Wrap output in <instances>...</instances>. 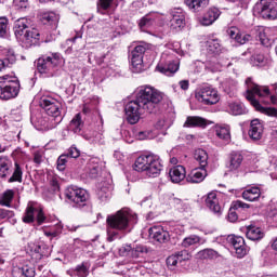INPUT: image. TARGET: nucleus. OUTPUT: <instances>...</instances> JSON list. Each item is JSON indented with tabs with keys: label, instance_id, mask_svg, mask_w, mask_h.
Masks as SVG:
<instances>
[{
	"label": "nucleus",
	"instance_id": "obj_1",
	"mask_svg": "<svg viewBox=\"0 0 277 277\" xmlns=\"http://www.w3.org/2000/svg\"><path fill=\"white\" fill-rule=\"evenodd\" d=\"M161 101H163V94L159 90L153 87L141 89L136 98L126 105V118L129 124H137L142 114H157L161 107Z\"/></svg>",
	"mask_w": 277,
	"mask_h": 277
},
{
	"label": "nucleus",
	"instance_id": "obj_2",
	"mask_svg": "<svg viewBox=\"0 0 277 277\" xmlns=\"http://www.w3.org/2000/svg\"><path fill=\"white\" fill-rule=\"evenodd\" d=\"M31 21L26 17L17 19L14 24V34L16 39L22 42L23 47H34L40 40V31L36 28H29Z\"/></svg>",
	"mask_w": 277,
	"mask_h": 277
},
{
	"label": "nucleus",
	"instance_id": "obj_3",
	"mask_svg": "<svg viewBox=\"0 0 277 277\" xmlns=\"http://www.w3.org/2000/svg\"><path fill=\"white\" fill-rule=\"evenodd\" d=\"M106 224L107 227L113 228V230L124 233V230H129L131 224H137V214L129 209H121L115 214L108 215Z\"/></svg>",
	"mask_w": 277,
	"mask_h": 277
},
{
	"label": "nucleus",
	"instance_id": "obj_4",
	"mask_svg": "<svg viewBox=\"0 0 277 277\" xmlns=\"http://www.w3.org/2000/svg\"><path fill=\"white\" fill-rule=\"evenodd\" d=\"M254 94L260 97L269 96V88L252 87L251 90L248 91L247 101H249V103L254 107V109H256V111L277 118V109L275 107H263L259 100L254 97Z\"/></svg>",
	"mask_w": 277,
	"mask_h": 277
},
{
	"label": "nucleus",
	"instance_id": "obj_5",
	"mask_svg": "<svg viewBox=\"0 0 277 277\" xmlns=\"http://www.w3.org/2000/svg\"><path fill=\"white\" fill-rule=\"evenodd\" d=\"M21 92V81L16 76L4 75L0 77V98L10 101L16 98Z\"/></svg>",
	"mask_w": 277,
	"mask_h": 277
},
{
	"label": "nucleus",
	"instance_id": "obj_6",
	"mask_svg": "<svg viewBox=\"0 0 277 277\" xmlns=\"http://www.w3.org/2000/svg\"><path fill=\"white\" fill-rule=\"evenodd\" d=\"M62 64V54L52 53L51 56H41L37 60V70L41 75H47L51 72L54 68H57Z\"/></svg>",
	"mask_w": 277,
	"mask_h": 277
},
{
	"label": "nucleus",
	"instance_id": "obj_7",
	"mask_svg": "<svg viewBox=\"0 0 277 277\" xmlns=\"http://www.w3.org/2000/svg\"><path fill=\"white\" fill-rule=\"evenodd\" d=\"M254 12L262 18L275 21L277 18L276 2L273 0H261L255 4Z\"/></svg>",
	"mask_w": 277,
	"mask_h": 277
},
{
	"label": "nucleus",
	"instance_id": "obj_8",
	"mask_svg": "<svg viewBox=\"0 0 277 277\" xmlns=\"http://www.w3.org/2000/svg\"><path fill=\"white\" fill-rule=\"evenodd\" d=\"M39 105L44 109L48 116H52V118H60V122H62V103H60V101L51 96L41 97Z\"/></svg>",
	"mask_w": 277,
	"mask_h": 277
},
{
	"label": "nucleus",
	"instance_id": "obj_9",
	"mask_svg": "<svg viewBox=\"0 0 277 277\" xmlns=\"http://www.w3.org/2000/svg\"><path fill=\"white\" fill-rule=\"evenodd\" d=\"M65 197L67 200H70V202H74V205H77V207H85L90 195L88 190L83 188L68 187L65 190Z\"/></svg>",
	"mask_w": 277,
	"mask_h": 277
},
{
	"label": "nucleus",
	"instance_id": "obj_10",
	"mask_svg": "<svg viewBox=\"0 0 277 277\" xmlns=\"http://www.w3.org/2000/svg\"><path fill=\"white\" fill-rule=\"evenodd\" d=\"M195 96L203 103V105H215L220 103V94L217 93V90L211 87H202L196 92Z\"/></svg>",
	"mask_w": 277,
	"mask_h": 277
},
{
	"label": "nucleus",
	"instance_id": "obj_11",
	"mask_svg": "<svg viewBox=\"0 0 277 277\" xmlns=\"http://www.w3.org/2000/svg\"><path fill=\"white\" fill-rule=\"evenodd\" d=\"M149 45L146 42H141L132 51L131 64L133 68L142 70V64H144V54L148 51Z\"/></svg>",
	"mask_w": 277,
	"mask_h": 277
},
{
	"label": "nucleus",
	"instance_id": "obj_12",
	"mask_svg": "<svg viewBox=\"0 0 277 277\" xmlns=\"http://www.w3.org/2000/svg\"><path fill=\"white\" fill-rule=\"evenodd\" d=\"M172 18L169 22L170 29H183L185 27V13L182 10H175L171 12Z\"/></svg>",
	"mask_w": 277,
	"mask_h": 277
},
{
	"label": "nucleus",
	"instance_id": "obj_13",
	"mask_svg": "<svg viewBox=\"0 0 277 277\" xmlns=\"http://www.w3.org/2000/svg\"><path fill=\"white\" fill-rule=\"evenodd\" d=\"M248 133L250 140L259 142L263 137V123L259 119H253Z\"/></svg>",
	"mask_w": 277,
	"mask_h": 277
},
{
	"label": "nucleus",
	"instance_id": "obj_14",
	"mask_svg": "<svg viewBox=\"0 0 277 277\" xmlns=\"http://www.w3.org/2000/svg\"><path fill=\"white\" fill-rule=\"evenodd\" d=\"M149 236L155 241H158V243H166L167 241H170V233H168V230H164L162 227H150Z\"/></svg>",
	"mask_w": 277,
	"mask_h": 277
},
{
	"label": "nucleus",
	"instance_id": "obj_15",
	"mask_svg": "<svg viewBox=\"0 0 277 277\" xmlns=\"http://www.w3.org/2000/svg\"><path fill=\"white\" fill-rule=\"evenodd\" d=\"M31 256L35 259V261H41V259H44V256L51 255V250L49 249V246L41 243V245H32L31 249Z\"/></svg>",
	"mask_w": 277,
	"mask_h": 277
},
{
	"label": "nucleus",
	"instance_id": "obj_16",
	"mask_svg": "<svg viewBox=\"0 0 277 277\" xmlns=\"http://www.w3.org/2000/svg\"><path fill=\"white\" fill-rule=\"evenodd\" d=\"M169 176L172 183H181L187 177V171L185 167L179 164L170 169Z\"/></svg>",
	"mask_w": 277,
	"mask_h": 277
},
{
	"label": "nucleus",
	"instance_id": "obj_17",
	"mask_svg": "<svg viewBox=\"0 0 277 277\" xmlns=\"http://www.w3.org/2000/svg\"><path fill=\"white\" fill-rule=\"evenodd\" d=\"M216 18H220V10L211 8L203 14L201 18H199V23L203 27H209V25L214 24Z\"/></svg>",
	"mask_w": 277,
	"mask_h": 277
},
{
	"label": "nucleus",
	"instance_id": "obj_18",
	"mask_svg": "<svg viewBox=\"0 0 277 277\" xmlns=\"http://www.w3.org/2000/svg\"><path fill=\"white\" fill-rule=\"evenodd\" d=\"M146 176L151 179H157L161 174V162L157 157L151 156V162L147 164V169H145Z\"/></svg>",
	"mask_w": 277,
	"mask_h": 277
},
{
	"label": "nucleus",
	"instance_id": "obj_19",
	"mask_svg": "<svg viewBox=\"0 0 277 277\" xmlns=\"http://www.w3.org/2000/svg\"><path fill=\"white\" fill-rule=\"evenodd\" d=\"M207 169L199 167L190 171L186 181L187 183H202L207 179Z\"/></svg>",
	"mask_w": 277,
	"mask_h": 277
},
{
	"label": "nucleus",
	"instance_id": "obj_20",
	"mask_svg": "<svg viewBox=\"0 0 277 277\" xmlns=\"http://www.w3.org/2000/svg\"><path fill=\"white\" fill-rule=\"evenodd\" d=\"M209 124V121L202 117L199 116H188L186 118V121L184 122V127L192 129L199 127L200 129H205Z\"/></svg>",
	"mask_w": 277,
	"mask_h": 277
},
{
	"label": "nucleus",
	"instance_id": "obj_21",
	"mask_svg": "<svg viewBox=\"0 0 277 277\" xmlns=\"http://www.w3.org/2000/svg\"><path fill=\"white\" fill-rule=\"evenodd\" d=\"M154 155H142L136 158L134 162V170L136 172H145L148 168V164L153 162Z\"/></svg>",
	"mask_w": 277,
	"mask_h": 277
},
{
	"label": "nucleus",
	"instance_id": "obj_22",
	"mask_svg": "<svg viewBox=\"0 0 277 277\" xmlns=\"http://www.w3.org/2000/svg\"><path fill=\"white\" fill-rule=\"evenodd\" d=\"M230 243L240 259L241 256H246V240H243V237L234 236L230 238Z\"/></svg>",
	"mask_w": 277,
	"mask_h": 277
},
{
	"label": "nucleus",
	"instance_id": "obj_23",
	"mask_svg": "<svg viewBox=\"0 0 277 277\" xmlns=\"http://www.w3.org/2000/svg\"><path fill=\"white\" fill-rule=\"evenodd\" d=\"M189 259V253L187 251H179L177 253L170 255L167 259V265L168 267H176L179 263H182V261H187Z\"/></svg>",
	"mask_w": 277,
	"mask_h": 277
},
{
	"label": "nucleus",
	"instance_id": "obj_24",
	"mask_svg": "<svg viewBox=\"0 0 277 277\" xmlns=\"http://www.w3.org/2000/svg\"><path fill=\"white\" fill-rule=\"evenodd\" d=\"M206 206L210 211H213V213H221L222 207H220V201L217 200V194L215 193H209L206 198Z\"/></svg>",
	"mask_w": 277,
	"mask_h": 277
},
{
	"label": "nucleus",
	"instance_id": "obj_25",
	"mask_svg": "<svg viewBox=\"0 0 277 277\" xmlns=\"http://www.w3.org/2000/svg\"><path fill=\"white\" fill-rule=\"evenodd\" d=\"M155 21H157V15H155V12H149L140 19L138 27L142 31H146V29H150L155 25Z\"/></svg>",
	"mask_w": 277,
	"mask_h": 277
},
{
	"label": "nucleus",
	"instance_id": "obj_26",
	"mask_svg": "<svg viewBox=\"0 0 277 277\" xmlns=\"http://www.w3.org/2000/svg\"><path fill=\"white\" fill-rule=\"evenodd\" d=\"M184 3L192 12H202L209 5V0H184Z\"/></svg>",
	"mask_w": 277,
	"mask_h": 277
},
{
	"label": "nucleus",
	"instance_id": "obj_27",
	"mask_svg": "<svg viewBox=\"0 0 277 277\" xmlns=\"http://www.w3.org/2000/svg\"><path fill=\"white\" fill-rule=\"evenodd\" d=\"M215 135L219 140H222L225 144L230 143V127L228 126H216Z\"/></svg>",
	"mask_w": 277,
	"mask_h": 277
},
{
	"label": "nucleus",
	"instance_id": "obj_28",
	"mask_svg": "<svg viewBox=\"0 0 277 277\" xmlns=\"http://www.w3.org/2000/svg\"><path fill=\"white\" fill-rule=\"evenodd\" d=\"M243 200H248L249 202H254L261 198V188L251 187L242 192Z\"/></svg>",
	"mask_w": 277,
	"mask_h": 277
},
{
	"label": "nucleus",
	"instance_id": "obj_29",
	"mask_svg": "<svg viewBox=\"0 0 277 277\" xmlns=\"http://www.w3.org/2000/svg\"><path fill=\"white\" fill-rule=\"evenodd\" d=\"M246 235H247V238L250 239L251 241H259L264 237V234H263V230H261V227H256L254 225H249L247 227Z\"/></svg>",
	"mask_w": 277,
	"mask_h": 277
},
{
	"label": "nucleus",
	"instance_id": "obj_30",
	"mask_svg": "<svg viewBox=\"0 0 277 277\" xmlns=\"http://www.w3.org/2000/svg\"><path fill=\"white\" fill-rule=\"evenodd\" d=\"M156 69L159 72H162V75H167V77H170V75H174V72H176L179 70V63H176L174 61H170L164 66L158 65L156 67Z\"/></svg>",
	"mask_w": 277,
	"mask_h": 277
},
{
	"label": "nucleus",
	"instance_id": "obj_31",
	"mask_svg": "<svg viewBox=\"0 0 277 277\" xmlns=\"http://www.w3.org/2000/svg\"><path fill=\"white\" fill-rule=\"evenodd\" d=\"M194 159L199 163V168H207L209 166V154L205 149H196L194 154Z\"/></svg>",
	"mask_w": 277,
	"mask_h": 277
},
{
	"label": "nucleus",
	"instance_id": "obj_32",
	"mask_svg": "<svg viewBox=\"0 0 277 277\" xmlns=\"http://www.w3.org/2000/svg\"><path fill=\"white\" fill-rule=\"evenodd\" d=\"M12 166V160L8 156L0 157V179L8 177L10 174V168Z\"/></svg>",
	"mask_w": 277,
	"mask_h": 277
},
{
	"label": "nucleus",
	"instance_id": "obj_33",
	"mask_svg": "<svg viewBox=\"0 0 277 277\" xmlns=\"http://www.w3.org/2000/svg\"><path fill=\"white\" fill-rule=\"evenodd\" d=\"M243 161V156L239 153H232L229 157L228 169L233 172V170H238Z\"/></svg>",
	"mask_w": 277,
	"mask_h": 277
},
{
	"label": "nucleus",
	"instance_id": "obj_34",
	"mask_svg": "<svg viewBox=\"0 0 277 277\" xmlns=\"http://www.w3.org/2000/svg\"><path fill=\"white\" fill-rule=\"evenodd\" d=\"M36 211H38L36 208H34V202H29L26 210H25V213H24V216H23V222L25 224H31L34 223V221L36 220L34 214L36 213Z\"/></svg>",
	"mask_w": 277,
	"mask_h": 277
},
{
	"label": "nucleus",
	"instance_id": "obj_35",
	"mask_svg": "<svg viewBox=\"0 0 277 277\" xmlns=\"http://www.w3.org/2000/svg\"><path fill=\"white\" fill-rule=\"evenodd\" d=\"M83 129V120H81V114H77L69 123V130L74 133H81Z\"/></svg>",
	"mask_w": 277,
	"mask_h": 277
},
{
	"label": "nucleus",
	"instance_id": "obj_36",
	"mask_svg": "<svg viewBox=\"0 0 277 277\" xmlns=\"http://www.w3.org/2000/svg\"><path fill=\"white\" fill-rule=\"evenodd\" d=\"M12 200H14V192L8 189L0 197V205L1 207H12Z\"/></svg>",
	"mask_w": 277,
	"mask_h": 277
},
{
	"label": "nucleus",
	"instance_id": "obj_37",
	"mask_svg": "<svg viewBox=\"0 0 277 277\" xmlns=\"http://www.w3.org/2000/svg\"><path fill=\"white\" fill-rule=\"evenodd\" d=\"M9 183H23V168L18 162H15V168L12 176L9 179Z\"/></svg>",
	"mask_w": 277,
	"mask_h": 277
},
{
	"label": "nucleus",
	"instance_id": "obj_38",
	"mask_svg": "<svg viewBox=\"0 0 277 277\" xmlns=\"http://www.w3.org/2000/svg\"><path fill=\"white\" fill-rule=\"evenodd\" d=\"M229 111L233 116H243V114H248V110L239 103H230Z\"/></svg>",
	"mask_w": 277,
	"mask_h": 277
},
{
	"label": "nucleus",
	"instance_id": "obj_39",
	"mask_svg": "<svg viewBox=\"0 0 277 277\" xmlns=\"http://www.w3.org/2000/svg\"><path fill=\"white\" fill-rule=\"evenodd\" d=\"M198 256L199 259H217L220 258V253H217V251L213 250V249H205L198 252Z\"/></svg>",
	"mask_w": 277,
	"mask_h": 277
},
{
	"label": "nucleus",
	"instance_id": "obj_40",
	"mask_svg": "<svg viewBox=\"0 0 277 277\" xmlns=\"http://www.w3.org/2000/svg\"><path fill=\"white\" fill-rule=\"evenodd\" d=\"M208 51L209 53L217 55L222 52V44H220V41H217V39H212L208 41Z\"/></svg>",
	"mask_w": 277,
	"mask_h": 277
},
{
	"label": "nucleus",
	"instance_id": "obj_41",
	"mask_svg": "<svg viewBox=\"0 0 277 277\" xmlns=\"http://www.w3.org/2000/svg\"><path fill=\"white\" fill-rule=\"evenodd\" d=\"M4 61L10 65L14 66L16 64V54L14 53V50L5 49L3 50Z\"/></svg>",
	"mask_w": 277,
	"mask_h": 277
},
{
	"label": "nucleus",
	"instance_id": "obj_42",
	"mask_svg": "<svg viewBox=\"0 0 277 277\" xmlns=\"http://www.w3.org/2000/svg\"><path fill=\"white\" fill-rule=\"evenodd\" d=\"M196 243H200V238L196 235H190L182 241L183 248H189L190 246H196Z\"/></svg>",
	"mask_w": 277,
	"mask_h": 277
},
{
	"label": "nucleus",
	"instance_id": "obj_43",
	"mask_svg": "<svg viewBox=\"0 0 277 277\" xmlns=\"http://www.w3.org/2000/svg\"><path fill=\"white\" fill-rule=\"evenodd\" d=\"M111 3H114V0H98L97 1V12L100 14H105V10H109L111 8Z\"/></svg>",
	"mask_w": 277,
	"mask_h": 277
},
{
	"label": "nucleus",
	"instance_id": "obj_44",
	"mask_svg": "<svg viewBox=\"0 0 277 277\" xmlns=\"http://www.w3.org/2000/svg\"><path fill=\"white\" fill-rule=\"evenodd\" d=\"M74 272L78 277H88V275L90 274V268L85 265V263H82L76 266Z\"/></svg>",
	"mask_w": 277,
	"mask_h": 277
},
{
	"label": "nucleus",
	"instance_id": "obj_45",
	"mask_svg": "<svg viewBox=\"0 0 277 277\" xmlns=\"http://www.w3.org/2000/svg\"><path fill=\"white\" fill-rule=\"evenodd\" d=\"M66 163H68V155L63 154L57 159V170H60V172H64L66 170Z\"/></svg>",
	"mask_w": 277,
	"mask_h": 277
},
{
	"label": "nucleus",
	"instance_id": "obj_46",
	"mask_svg": "<svg viewBox=\"0 0 277 277\" xmlns=\"http://www.w3.org/2000/svg\"><path fill=\"white\" fill-rule=\"evenodd\" d=\"M8 36V18L0 17V38Z\"/></svg>",
	"mask_w": 277,
	"mask_h": 277
},
{
	"label": "nucleus",
	"instance_id": "obj_47",
	"mask_svg": "<svg viewBox=\"0 0 277 277\" xmlns=\"http://www.w3.org/2000/svg\"><path fill=\"white\" fill-rule=\"evenodd\" d=\"M144 252H147L146 248L143 246H137L136 248H132L131 256L133 259H140V254H144Z\"/></svg>",
	"mask_w": 277,
	"mask_h": 277
},
{
	"label": "nucleus",
	"instance_id": "obj_48",
	"mask_svg": "<svg viewBox=\"0 0 277 277\" xmlns=\"http://www.w3.org/2000/svg\"><path fill=\"white\" fill-rule=\"evenodd\" d=\"M19 269L25 277H35L36 276V269L34 267L24 266V267H19Z\"/></svg>",
	"mask_w": 277,
	"mask_h": 277
},
{
	"label": "nucleus",
	"instance_id": "obj_49",
	"mask_svg": "<svg viewBox=\"0 0 277 277\" xmlns=\"http://www.w3.org/2000/svg\"><path fill=\"white\" fill-rule=\"evenodd\" d=\"M65 155H67V157H70L71 159H78V157L81 156V151L77 147L71 146Z\"/></svg>",
	"mask_w": 277,
	"mask_h": 277
},
{
	"label": "nucleus",
	"instance_id": "obj_50",
	"mask_svg": "<svg viewBox=\"0 0 277 277\" xmlns=\"http://www.w3.org/2000/svg\"><path fill=\"white\" fill-rule=\"evenodd\" d=\"M13 3L17 10H27L29 8V0H13Z\"/></svg>",
	"mask_w": 277,
	"mask_h": 277
},
{
	"label": "nucleus",
	"instance_id": "obj_51",
	"mask_svg": "<svg viewBox=\"0 0 277 277\" xmlns=\"http://www.w3.org/2000/svg\"><path fill=\"white\" fill-rule=\"evenodd\" d=\"M42 21L53 24L57 21V15H55V13H44L42 15Z\"/></svg>",
	"mask_w": 277,
	"mask_h": 277
},
{
	"label": "nucleus",
	"instance_id": "obj_52",
	"mask_svg": "<svg viewBox=\"0 0 277 277\" xmlns=\"http://www.w3.org/2000/svg\"><path fill=\"white\" fill-rule=\"evenodd\" d=\"M14 216V211L5 210L3 208H0V220H10Z\"/></svg>",
	"mask_w": 277,
	"mask_h": 277
},
{
	"label": "nucleus",
	"instance_id": "obj_53",
	"mask_svg": "<svg viewBox=\"0 0 277 277\" xmlns=\"http://www.w3.org/2000/svg\"><path fill=\"white\" fill-rule=\"evenodd\" d=\"M240 30L239 28L232 26L227 29V34L229 36V38H232L233 40H235L239 35H240Z\"/></svg>",
	"mask_w": 277,
	"mask_h": 277
},
{
	"label": "nucleus",
	"instance_id": "obj_54",
	"mask_svg": "<svg viewBox=\"0 0 277 277\" xmlns=\"http://www.w3.org/2000/svg\"><path fill=\"white\" fill-rule=\"evenodd\" d=\"M133 251V247H131V245H124L123 247L120 248L119 252L123 255V256H131Z\"/></svg>",
	"mask_w": 277,
	"mask_h": 277
},
{
	"label": "nucleus",
	"instance_id": "obj_55",
	"mask_svg": "<svg viewBox=\"0 0 277 277\" xmlns=\"http://www.w3.org/2000/svg\"><path fill=\"white\" fill-rule=\"evenodd\" d=\"M251 38L252 37L250 35H242L240 32V35L235 40L238 42V44H246V42H250Z\"/></svg>",
	"mask_w": 277,
	"mask_h": 277
},
{
	"label": "nucleus",
	"instance_id": "obj_56",
	"mask_svg": "<svg viewBox=\"0 0 277 277\" xmlns=\"http://www.w3.org/2000/svg\"><path fill=\"white\" fill-rule=\"evenodd\" d=\"M235 209L237 208H232L229 209L227 219L229 222H237V220H239V216L237 215V212L235 211Z\"/></svg>",
	"mask_w": 277,
	"mask_h": 277
},
{
	"label": "nucleus",
	"instance_id": "obj_57",
	"mask_svg": "<svg viewBox=\"0 0 277 277\" xmlns=\"http://www.w3.org/2000/svg\"><path fill=\"white\" fill-rule=\"evenodd\" d=\"M100 168L98 166L90 167L89 176L90 179H96L98 176Z\"/></svg>",
	"mask_w": 277,
	"mask_h": 277
},
{
	"label": "nucleus",
	"instance_id": "obj_58",
	"mask_svg": "<svg viewBox=\"0 0 277 277\" xmlns=\"http://www.w3.org/2000/svg\"><path fill=\"white\" fill-rule=\"evenodd\" d=\"M44 220H47V216H44V212L42 210H38V214H37L38 224H44Z\"/></svg>",
	"mask_w": 277,
	"mask_h": 277
},
{
	"label": "nucleus",
	"instance_id": "obj_59",
	"mask_svg": "<svg viewBox=\"0 0 277 277\" xmlns=\"http://www.w3.org/2000/svg\"><path fill=\"white\" fill-rule=\"evenodd\" d=\"M234 209H250V205L242 201H236L234 205Z\"/></svg>",
	"mask_w": 277,
	"mask_h": 277
},
{
	"label": "nucleus",
	"instance_id": "obj_60",
	"mask_svg": "<svg viewBox=\"0 0 277 277\" xmlns=\"http://www.w3.org/2000/svg\"><path fill=\"white\" fill-rule=\"evenodd\" d=\"M107 241H114L116 239V237H118V232H111V230H107Z\"/></svg>",
	"mask_w": 277,
	"mask_h": 277
},
{
	"label": "nucleus",
	"instance_id": "obj_61",
	"mask_svg": "<svg viewBox=\"0 0 277 277\" xmlns=\"http://www.w3.org/2000/svg\"><path fill=\"white\" fill-rule=\"evenodd\" d=\"M12 277H26L23 272H21V267H15L12 271Z\"/></svg>",
	"mask_w": 277,
	"mask_h": 277
},
{
	"label": "nucleus",
	"instance_id": "obj_62",
	"mask_svg": "<svg viewBox=\"0 0 277 277\" xmlns=\"http://www.w3.org/2000/svg\"><path fill=\"white\" fill-rule=\"evenodd\" d=\"M97 196L100 200H102V202H104V200H107V198L109 197V195L103 189L98 190Z\"/></svg>",
	"mask_w": 277,
	"mask_h": 277
},
{
	"label": "nucleus",
	"instance_id": "obj_63",
	"mask_svg": "<svg viewBox=\"0 0 277 277\" xmlns=\"http://www.w3.org/2000/svg\"><path fill=\"white\" fill-rule=\"evenodd\" d=\"M180 88L181 90H189V80H181Z\"/></svg>",
	"mask_w": 277,
	"mask_h": 277
},
{
	"label": "nucleus",
	"instance_id": "obj_64",
	"mask_svg": "<svg viewBox=\"0 0 277 277\" xmlns=\"http://www.w3.org/2000/svg\"><path fill=\"white\" fill-rule=\"evenodd\" d=\"M255 62H256L258 64H260L261 66L265 65V63H266L265 56H263V55H256V56H255Z\"/></svg>",
	"mask_w": 277,
	"mask_h": 277
}]
</instances>
